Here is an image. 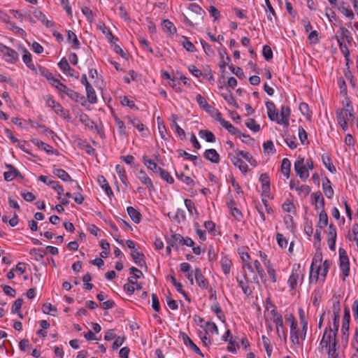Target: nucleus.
<instances>
[{
	"mask_svg": "<svg viewBox=\"0 0 358 358\" xmlns=\"http://www.w3.org/2000/svg\"><path fill=\"white\" fill-rule=\"evenodd\" d=\"M115 121L116 126L118 129V132L121 136H123L124 137L128 136V134L126 130V126L123 121H122L120 119H119L117 117H115Z\"/></svg>",
	"mask_w": 358,
	"mask_h": 358,
	"instance_id": "obj_44",
	"label": "nucleus"
},
{
	"mask_svg": "<svg viewBox=\"0 0 358 358\" xmlns=\"http://www.w3.org/2000/svg\"><path fill=\"white\" fill-rule=\"evenodd\" d=\"M67 40L69 43L72 44L73 48L78 50L80 48V42L77 38L76 34L72 31H68Z\"/></svg>",
	"mask_w": 358,
	"mask_h": 358,
	"instance_id": "obj_35",
	"label": "nucleus"
},
{
	"mask_svg": "<svg viewBox=\"0 0 358 358\" xmlns=\"http://www.w3.org/2000/svg\"><path fill=\"white\" fill-rule=\"evenodd\" d=\"M168 215L169 216V217L173 218V220H174L177 222H180V221H183L185 219V211L183 210H182V209H180V208H178L176 210V214L173 217H171V213H170L168 214Z\"/></svg>",
	"mask_w": 358,
	"mask_h": 358,
	"instance_id": "obj_55",
	"label": "nucleus"
},
{
	"mask_svg": "<svg viewBox=\"0 0 358 358\" xmlns=\"http://www.w3.org/2000/svg\"><path fill=\"white\" fill-rule=\"evenodd\" d=\"M59 94L62 98L67 96L71 100L79 102L80 100H84L85 97L81 96L78 92L67 87L65 85L61 87V90L58 91Z\"/></svg>",
	"mask_w": 358,
	"mask_h": 358,
	"instance_id": "obj_8",
	"label": "nucleus"
},
{
	"mask_svg": "<svg viewBox=\"0 0 358 358\" xmlns=\"http://www.w3.org/2000/svg\"><path fill=\"white\" fill-rule=\"evenodd\" d=\"M115 171H116L117 174L118 175L120 180L122 181V182L123 184H124L125 185H127L128 180H127V176L126 174V171H125V169H124V167L120 164H117L115 166Z\"/></svg>",
	"mask_w": 358,
	"mask_h": 358,
	"instance_id": "obj_42",
	"label": "nucleus"
},
{
	"mask_svg": "<svg viewBox=\"0 0 358 358\" xmlns=\"http://www.w3.org/2000/svg\"><path fill=\"white\" fill-rule=\"evenodd\" d=\"M246 127L254 132H257L260 130V125L256 122L252 118H249L245 122Z\"/></svg>",
	"mask_w": 358,
	"mask_h": 358,
	"instance_id": "obj_50",
	"label": "nucleus"
},
{
	"mask_svg": "<svg viewBox=\"0 0 358 358\" xmlns=\"http://www.w3.org/2000/svg\"><path fill=\"white\" fill-rule=\"evenodd\" d=\"M328 224V215L324 210H322L319 214V220L317 227L322 229Z\"/></svg>",
	"mask_w": 358,
	"mask_h": 358,
	"instance_id": "obj_39",
	"label": "nucleus"
},
{
	"mask_svg": "<svg viewBox=\"0 0 358 358\" xmlns=\"http://www.w3.org/2000/svg\"><path fill=\"white\" fill-rule=\"evenodd\" d=\"M220 124L226 129L229 133L234 135H241V131L233 126L229 122L221 118L220 121H219Z\"/></svg>",
	"mask_w": 358,
	"mask_h": 358,
	"instance_id": "obj_27",
	"label": "nucleus"
},
{
	"mask_svg": "<svg viewBox=\"0 0 358 358\" xmlns=\"http://www.w3.org/2000/svg\"><path fill=\"white\" fill-rule=\"evenodd\" d=\"M85 90L88 101L92 104L96 103L97 97L93 87L92 85L88 86L85 88Z\"/></svg>",
	"mask_w": 358,
	"mask_h": 358,
	"instance_id": "obj_38",
	"label": "nucleus"
},
{
	"mask_svg": "<svg viewBox=\"0 0 358 358\" xmlns=\"http://www.w3.org/2000/svg\"><path fill=\"white\" fill-rule=\"evenodd\" d=\"M327 355L328 358L339 357L337 348V341H334L331 345L328 348Z\"/></svg>",
	"mask_w": 358,
	"mask_h": 358,
	"instance_id": "obj_48",
	"label": "nucleus"
},
{
	"mask_svg": "<svg viewBox=\"0 0 358 358\" xmlns=\"http://www.w3.org/2000/svg\"><path fill=\"white\" fill-rule=\"evenodd\" d=\"M304 269L301 268L300 264H294L292 266V273L287 280V284L291 289H294L296 287L298 280L301 277L303 279Z\"/></svg>",
	"mask_w": 358,
	"mask_h": 358,
	"instance_id": "obj_3",
	"label": "nucleus"
},
{
	"mask_svg": "<svg viewBox=\"0 0 358 358\" xmlns=\"http://www.w3.org/2000/svg\"><path fill=\"white\" fill-rule=\"evenodd\" d=\"M184 238L179 234H174L167 239V243L172 247L177 245V244H182Z\"/></svg>",
	"mask_w": 358,
	"mask_h": 358,
	"instance_id": "obj_37",
	"label": "nucleus"
},
{
	"mask_svg": "<svg viewBox=\"0 0 358 358\" xmlns=\"http://www.w3.org/2000/svg\"><path fill=\"white\" fill-rule=\"evenodd\" d=\"M203 156L206 159L213 164H218L220 160V155L215 149L206 150Z\"/></svg>",
	"mask_w": 358,
	"mask_h": 358,
	"instance_id": "obj_19",
	"label": "nucleus"
},
{
	"mask_svg": "<svg viewBox=\"0 0 358 358\" xmlns=\"http://www.w3.org/2000/svg\"><path fill=\"white\" fill-rule=\"evenodd\" d=\"M346 69L344 70V75L346 77V78L349 80L350 85L352 87H356L355 81L354 80V76L352 75V73L351 72L349 66V62H346Z\"/></svg>",
	"mask_w": 358,
	"mask_h": 358,
	"instance_id": "obj_51",
	"label": "nucleus"
},
{
	"mask_svg": "<svg viewBox=\"0 0 358 358\" xmlns=\"http://www.w3.org/2000/svg\"><path fill=\"white\" fill-rule=\"evenodd\" d=\"M127 211L131 220L136 224H138L141 220V214L138 210L134 208L129 206L127 207Z\"/></svg>",
	"mask_w": 358,
	"mask_h": 358,
	"instance_id": "obj_29",
	"label": "nucleus"
},
{
	"mask_svg": "<svg viewBox=\"0 0 358 358\" xmlns=\"http://www.w3.org/2000/svg\"><path fill=\"white\" fill-rule=\"evenodd\" d=\"M58 66L59 67V69L64 73H66L68 76H71V77H75L76 78H78V73L77 72V76H75L73 74H72L71 72H74L75 70L73 69L67 59L65 58V57H63L58 63Z\"/></svg>",
	"mask_w": 358,
	"mask_h": 358,
	"instance_id": "obj_16",
	"label": "nucleus"
},
{
	"mask_svg": "<svg viewBox=\"0 0 358 358\" xmlns=\"http://www.w3.org/2000/svg\"><path fill=\"white\" fill-rule=\"evenodd\" d=\"M271 314L273 317V322L276 326V332L278 336L280 338H283L284 341L287 340V334L283 326V320L281 314H280L275 308L271 311Z\"/></svg>",
	"mask_w": 358,
	"mask_h": 358,
	"instance_id": "obj_4",
	"label": "nucleus"
},
{
	"mask_svg": "<svg viewBox=\"0 0 358 358\" xmlns=\"http://www.w3.org/2000/svg\"><path fill=\"white\" fill-rule=\"evenodd\" d=\"M79 120L84 124L87 127L90 129L91 130L94 129V128H96L97 127L94 124V122L90 118V117L85 114L82 113L79 115Z\"/></svg>",
	"mask_w": 358,
	"mask_h": 358,
	"instance_id": "obj_32",
	"label": "nucleus"
},
{
	"mask_svg": "<svg viewBox=\"0 0 358 358\" xmlns=\"http://www.w3.org/2000/svg\"><path fill=\"white\" fill-rule=\"evenodd\" d=\"M296 191L298 192L299 195H303V196H306L309 194L310 192V188L308 185H302L301 186H298L296 187Z\"/></svg>",
	"mask_w": 358,
	"mask_h": 358,
	"instance_id": "obj_64",
	"label": "nucleus"
},
{
	"mask_svg": "<svg viewBox=\"0 0 358 358\" xmlns=\"http://www.w3.org/2000/svg\"><path fill=\"white\" fill-rule=\"evenodd\" d=\"M121 99V104L124 106L129 107L131 109L138 110V107L135 105L133 101H131L128 99L127 96H124L123 97H120Z\"/></svg>",
	"mask_w": 358,
	"mask_h": 358,
	"instance_id": "obj_62",
	"label": "nucleus"
},
{
	"mask_svg": "<svg viewBox=\"0 0 358 358\" xmlns=\"http://www.w3.org/2000/svg\"><path fill=\"white\" fill-rule=\"evenodd\" d=\"M203 110L210 115V117L220 121L222 118V114L216 108L210 106L206 101H203Z\"/></svg>",
	"mask_w": 358,
	"mask_h": 358,
	"instance_id": "obj_17",
	"label": "nucleus"
},
{
	"mask_svg": "<svg viewBox=\"0 0 358 358\" xmlns=\"http://www.w3.org/2000/svg\"><path fill=\"white\" fill-rule=\"evenodd\" d=\"M23 55L22 60L28 68L31 70H35L34 64L32 62V58L31 53L25 48L22 49Z\"/></svg>",
	"mask_w": 358,
	"mask_h": 358,
	"instance_id": "obj_31",
	"label": "nucleus"
},
{
	"mask_svg": "<svg viewBox=\"0 0 358 358\" xmlns=\"http://www.w3.org/2000/svg\"><path fill=\"white\" fill-rule=\"evenodd\" d=\"M171 117H172V124H171V125L173 127H175L178 135L181 138H185V131L176 122L177 117L175 115H172Z\"/></svg>",
	"mask_w": 358,
	"mask_h": 358,
	"instance_id": "obj_52",
	"label": "nucleus"
},
{
	"mask_svg": "<svg viewBox=\"0 0 358 358\" xmlns=\"http://www.w3.org/2000/svg\"><path fill=\"white\" fill-rule=\"evenodd\" d=\"M206 334H218V329L214 322H206L205 328Z\"/></svg>",
	"mask_w": 358,
	"mask_h": 358,
	"instance_id": "obj_58",
	"label": "nucleus"
},
{
	"mask_svg": "<svg viewBox=\"0 0 358 358\" xmlns=\"http://www.w3.org/2000/svg\"><path fill=\"white\" fill-rule=\"evenodd\" d=\"M206 229L212 236H215L219 234L218 230L216 229L215 224L212 221H207L203 223Z\"/></svg>",
	"mask_w": 358,
	"mask_h": 358,
	"instance_id": "obj_47",
	"label": "nucleus"
},
{
	"mask_svg": "<svg viewBox=\"0 0 358 358\" xmlns=\"http://www.w3.org/2000/svg\"><path fill=\"white\" fill-rule=\"evenodd\" d=\"M262 55L266 61H269L273 58V51L269 45H265L263 47Z\"/></svg>",
	"mask_w": 358,
	"mask_h": 358,
	"instance_id": "obj_63",
	"label": "nucleus"
},
{
	"mask_svg": "<svg viewBox=\"0 0 358 358\" xmlns=\"http://www.w3.org/2000/svg\"><path fill=\"white\" fill-rule=\"evenodd\" d=\"M190 265L187 262L180 264V271L185 274V276L189 281L191 285L194 284V280L195 279L196 284L200 287L201 286V273L199 268H196L194 271L190 270Z\"/></svg>",
	"mask_w": 358,
	"mask_h": 358,
	"instance_id": "obj_2",
	"label": "nucleus"
},
{
	"mask_svg": "<svg viewBox=\"0 0 358 358\" xmlns=\"http://www.w3.org/2000/svg\"><path fill=\"white\" fill-rule=\"evenodd\" d=\"M266 106L267 109V115L271 121L276 122L278 124L279 116L278 113L275 110V104L270 101L266 102Z\"/></svg>",
	"mask_w": 358,
	"mask_h": 358,
	"instance_id": "obj_15",
	"label": "nucleus"
},
{
	"mask_svg": "<svg viewBox=\"0 0 358 358\" xmlns=\"http://www.w3.org/2000/svg\"><path fill=\"white\" fill-rule=\"evenodd\" d=\"M128 120L134 127H136L138 131L142 132L144 130V124L141 120L136 117H128Z\"/></svg>",
	"mask_w": 358,
	"mask_h": 358,
	"instance_id": "obj_46",
	"label": "nucleus"
},
{
	"mask_svg": "<svg viewBox=\"0 0 358 358\" xmlns=\"http://www.w3.org/2000/svg\"><path fill=\"white\" fill-rule=\"evenodd\" d=\"M177 152L178 153V155L180 157H184L187 159L192 162L194 165L197 164V162L199 161V157L198 156L189 154L188 152H187L186 151H185V150H183L182 149L178 150Z\"/></svg>",
	"mask_w": 358,
	"mask_h": 358,
	"instance_id": "obj_43",
	"label": "nucleus"
},
{
	"mask_svg": "<svg viewBox=\"0 0 358 358\" xmlns=\"http://www.w3.org/2000/svg\"><path fill=\"white\" fill-rule=\"evenodd\" d=\"M29 122L31 123V127L40 129L41 132L45 134L46 136H49L53 134V131L50 130L49 128L46 127L45 125L41 124L38 122L31 121L30 120Z\"/></svg>",
	"mask_w": 358,
	"mask_h": 358,
	"instance_id": "obj_41",
	"label": "nucleus"
},
{
	"mask_svg": "<svg viewBox=\"0 0 358 358\" xmlns=\"http://www.w3.org/2000/svg\"><path fill=\"white\" fill-rule=\"evenodd\" d=\"M300 333L299 329L295 331H290V339L293 345H301V342L299 341Z\"/></svg>",
	"mask_w": 358,
	"mask_h": 358,
	"instance_id": "obj_59",
	"label": "nucleus"
},
{
	"mask_svg": "<svg viewBox=\"0 0 358 358\" xmlns=\"http://www.w3.org/2000/svg\"><path fill=\"white\" fill-rule=\"evenodd\" d=\"M52 109L58 115L62 117L64 119H69V111L65 110L59 102L54 105Z\"/></svg>",
	"mask_w": 358,
	"mask_h": 358,
	"instance_id": "obj_36",
	"label": "nucleus"
},
{
	"mask_svg": "<svg viewBox=\"0 0 358 358\" xmlns=\"http://www.w3.org/2000/svg\"><path fill=\"white\" fill-rule=\"evenodd\" d=\"M311 196L313 198L315 209L324 210L325 203L322 193L320 192H314Z\"/></svg>",
	"mask_w": 358,
	"mask_h": 358,
	"instance_id": "obj_23",
	"label": "nucleus"
},
{
	"mask_svg": "<svg viewBox=\"0 0 358 358\" xmlns=\"http://www.w3.org/2000/svg\"><path fill=\"white\" fill-rule=\"evenodd\" d=\"M143 159L145 166L154 173H158L161 171L162 169L153 160L148 159L147 156H144Z\"/></svg>",
	"mask_w": 358,
	"mask_h": 358,
	"instance_id": "obj_30",
	"label": "nucleus"
},
{
	"mask_svg": "<svg viewBox=\"0 0 358 358\" xmlns=\"http://www.w3.org/2000/svg\"><path fill=\"white\" fill-rule=\"evenodd\" d=\"M322 159L323 164L328 169L329 171L334 173L336 171L335 166H334L331 158L327 155H322Z\"/></svg>",
	"mask_w": 358,
	"mask_h": 358,
	"instance_id": "obj_45",
	"label": "nucleus"
},
{
	"mask_svg": "<svg viewBox=\"0 0 358 358\" xmlns=\"http://www.w3.org/2000/svg\"><path fill=\"white\" fill-rule=\"evenodd\" d=\"M353 108L350 103H348L344 108H338L336 110V120L338 123L347 121L349 118H354Z\"/></svg>",
	"mask_w": 358,
	"mask_h": 358,
	"instance_id": "obj_5",
	"label": "nucleus"
},
{
	"mask_svg": "<svg viewBox=\"0 0 358 358\" xmlns=\"http://www.w3.org/2000/svg\"><path fill=\"white\" fill-rule=\"evenodd\" d=\"M137 178L143 185L148 187L150 192L155 191V188L150 178L147 175L145 171L141 170L137 174Z\"/></svg>",
	"mask_w": 358,
	"mask_h": 358,
	"instance_id": "obj_13",
	"label": "nucleus"
},
{
	"mask_svg": "<svg viewBox=\"0 0 358 358\" xmlns=\"http://www.w3.org/2000/svg\"><path fill=\"white\" fill-rule=\"evenodd\" d=\"M130 255L135 264L138 266L141 267L145 266V256L142 252H139L138 250H134L131 252Z\"/></svg>",
	"mask_w": 358,
	"mask_h": 358,
	"instance_id": "obj_21",
	"label": "nucleus"
},
{
	"mask_svg": "<svg viewBox=\"0 0 358 358\" xmlns=\"http://www.w3.org/2000/svg\"><path fill=\"white\" fill-rule=\"evenodd\" d=\"M330 266H331V262L329 260L326 259L324 261V262L322 264V268L321 267V271L320 272V275L322 278V281L324 280Z\"/></svg>",
	"mask_w": 358,
	"mask_h": 358,
	"instance_id": "obj_57",
	"label": "nucleus"
},
{
	"mask_svg": "<svg viewBox=\"0 0 358 358\" xmlns=\"http://www.w3.org/2000/svg\"><path fill=\"white\" fill-rule=\"evenodd\" d=\"M338 46H339V48H340L341 52L343 54V55L346 59V62H350V51H349L347 44L345 42H338Z\"/></svg>",
	"mask_w": 358,
	"mask_h": 358,
	"instance_id": "obj_56",
	"label": "nucleus"
},
{
	"mask_svg": "<svg viewBox=\"0 0 358 358\" xmlns=\"http://www.w3.org/2000/svg\"><path fill=\"white\" fill-rule=\"evenodd\" d=\"M340 268L344 275L348 277L350 274V261L346 251L343 248H339Z\"/></svg>",
	"mask_w": 358,
	"mask_h": 358,
	"instance_id": "obj_7",
	"label": "nucleus"
},
{
	"mask_svg": "<svg viewBox=\"0 0 358 358\" xmlns=\"http://www.w3.org/2000/svg\"><path fill=\"white\" fill-rule=\"evenodd\" d=\"M340 303L339 301H336L333 304V327H331V334H335L336 336H337V333L338 331L339 324H340Z\"/></svg>",
	"mask_w": 358,
	"mask_h": 358,
	"instance_id": "obj_11",
	"label": "nucleus"
},
{
	"mask_svg": "<svg viewBox=\"0 0 358 358\" xmlns=\"http://www.w3.org/2000/svg\"><path fill=\"white\" fill-rule=\"evenodd\" d=\"M291 110L289 106H282L280 108V118H279V124H282L286 128L289 125V116Z\"/></svg>",
	"mask_w": 358,
	"mask_h": 358,
	"instance_id": "obj_14",
	"label": "nucleus"
},
{
	"mask_svg": "<svg viewBox=\"0 0 358 358\" xmlns=\"http://www.w3.org/2000/svg\"><path fill=\"white\" fill-rule=\"evenodd\" d=\"M83 14L87 17L89 22L92 23L94 20V15L92 10L87 6H84L81 9Z\"/></svg>",
	"mask_w": 358,
	"mask_h": 358,
	"instance_id": "obj_61",
	"label": "nucleus"
},
{
	"mask_svg": "<svg viewBox=\"0 0 358 358\" xmlns=\"http://www.w3.org/2000/svg\"><path fill=\"white\" fill-rule=\"evenodd\" d=\"M243 277L245 280V282H244L243 280H240L238 278H236V280H237V282H238V284L239 285V287L241 288L243 292L247 296H251L252 294V291L251 289V288L250 287V286L248 285V276L245 273L243 275Z\"/></svg>",
	"mask_w": 358,
	"mask_h": 358,
	"instance_id": "obj_24",
	"label": "nucleus"
},
{
	"mask_svg": "<svg viewBox=\"0 0 358 358\" xmlns=\"http://www.w3.org/2000/svg\"><path fill=\"white\" fill-rule=\"evenodd\" d=\"M32 14L47 27H52L54 26V22L48 20L45 15L38 8H35Z\"/></svg>",
	"mask_w": 358,
	"mask_h": 358,
	"instance_id": "obj_18",
	"label": "nucleus"
},
{
	"mask_svg": "<svg viewBox=\"0 0 358 358\" xmlns=\"http://www.w3.org/2000/svg\"><path fill=\"white\" fill-rule=\"evenodd\" d=\"M231 162L236 166H237L242 173H246L248 170V166L238 157L232 156L231 157Z\"/></svg>",
	"mask_w": 358,
	"mask_h": 358,
	"instance_id": "obj_25",
	"label": "nucleus"
},
{
	"mask_svg": "<svg viewBox=\"0 0 358 358\" xmlns=\"http://www.w3.org/2000/svg\"><path fill=\"white\" fill-rule=\"evenodd\" d=\"M263 341L264 348L266 352L267 356L271 357L272 355V347L271 345L270 340L265 336H262V337Z\"/></svg>",
	"mask_w": 358,
	"mask_h": 358,
	"instance_id": "obj_54",
	"label": "nucleus"
},
{
	"mask_svg": "<svg viewBox=\"0 0 358 358\" xmlns=\"http://www.w3.org/2000/svg\"><path fill=\"white\" fill-rule=\"evenodd\" d=\"M98 182L99 183L101 187L103 189L105 193L109 196L111 197L113 196V190L109 185L108 181L103 176H99L97 178Z\"/></svg>",
	"mask_w": 358,
	"mask_h": 358,
	"instance_id": "obj_22",
	"label": "nucleus"
},
{
	"mask_svg": "<svg viewBox=\"0 0 358 358\" xmlns=\"http://www.w3.org/2000/svg\"><path fill=\"white\" fill-rule=\"evenodd\" d=\"M259 181L262 182V192L267 194L270 191V178L267 173H262L259 177Z\"/></svg>",
	"mask_w": 358,
	"mask_h": 358,
	"instance_id": "obj_28",
	"label": "nucleus"
},
{
	"mask_svg": "<svg viewBox=\"0 0 358 358\" xmlns=\"http://www.w3.org/2000/svg\"><path fill=\"white\" fill-rule=\"evenodd\" d=\"M322 189L325 196L328 199H332L334 194V189L331 187V182L328 178H325V180L322 183Z\"/></svg>",
	"mask_w": 358,
	"mask_h": 358,
	"instance_id": "obj_26",
	"label": "nucleus"
},
{
	"mask_svg": "<svg viewBox=\"0 0 358 358\" xmlns=\"http://www.w3.org/2000/svg\"><path fill=\"white\" fill-rule=\"evenodd\" d=\"M0 52L5 57L6 62L9 63H15L18 60L17 52L10 48L0 43Z\"/></svg>",
	"mask_w": 358,
	"mask_h": 358,
	"instance_id": "obj_10",
	"label": "nucleus"
},
{
	"mask_svg": "<svg viewBox=\"0 0 358 358\" xmlns=\"http://www.w3.org/2000/svg\"><path fill=\"white\" fill-rule=\"evenodd\" d=\"M291 171V162L287 159L284 158L281 163V172L287 178H289Z\"/></svg>",
	"mask_w": 358,
	"mask_h": 358,
	"instance_id": "obj_34",
	"label": "nucleus"
},
{
	"mask_svg": "<svg viewBox=\"0 0 358 358\" xmlns=\"http://www.w3.org/2000/svg\"><path fill=\"white\" fill-rule=\"evenodd\" d=\"M294 171L299 177L306 180L309 177L308 169L304 164V157L299 156L294 162Z\"/></svg>",
	"mask_w": 358,
	"mask_h": 358,
	"instance_id": "obj_6",
	"label": "nucleus"
},
{
	"mask_svg": "<svg viewBox=\"0 0 358 358\" xmlns=\"http://www.w3.org/2000/svg\"><path fill=\"white\" fill-rule=\"evenodd\" d=\"M339 30L340 34L336 36L337 42H345V41L348 45H352L353 38L350 31L343 26H340Z\"/></svg>",
	"mask_w": 358,
	"mask_h": 358,
	"instance_id": "obj_12",
	"label": "nucleus"
},
{
	"mask_svg": "<svg viewBox=\"0 0 358 358\" xmlns=\"http://www.w3.org/2000/svg\"><path fill=\"white\" fill-rule=\"evenodd\" d=\"M52 173L62 180L66 182L72 180L70 175L64 169H54Z\"/></svg>",
	"mask_w": 358,
	"mask_h": 358,
	"instance_id": "obj_33",
	"label": "nucleus"
},
{
	"mask_svg": "<svg viewBox=\"0 0 358 358\" xmlns=\"http://www.w3.org/2000/svg\"><path fill=\"white\" fill-rule=\"evenodd\" d=\"M337 84L340 88L341 94L343 96H347V92H348L347 85H346L345 81L343 77L338 78Z\"/></svg>",
	"mask_w": 358,
	"mask_h": 358,
	"instance_id": "obj_53",
	"label": "nucleus"
},
{
	"mask_svg": "<svg viewBox=\"0 0 358 358\" xmlns=\"http://www.w3.org/2000/svg\"><path fill=\"white\" fill-rule=\"evenodd\" d=\"M334 341H336V336L335 334H331V327L329 326L324 331L320 343V348L323 350L324 348H329Z\"/></svg>",
	"mask_w": 358,
	"mask_h": 358,
	"instance_id": "obj_9",
	"label": "nucleus"
},
{
	"mask_svg": "<svg viewBox=\"0 0 358 358\" xmlns=\"http://www.w3.org/2000/svg\"><path fill=\"white\" fill-rule=\"evenodd\" d=\"M338 9L346 17L350 19L354 18L355 15L352 10L350 8L345 7V3L343 2H342L339 6H338Z\"/></svg>",
	"mask_w": 358,
	"mask_h": 358,
	"instance_id": "obj_49",
	"label": "nucleus"
},
{
	"mask_svg": "<svg viewBox=\"0 0 358 358\" xmlns=\"http://www.w3.org/2000/svg\"><path fill=\"white\" fill-rule=\"evenodd\" d=\"M322 261V254L320 250H317L313 257L310 269L309 280L310 283L316 282L319 279L320 272L321 271V263Z\"/></svg>",
	"mask_w": 358,
	"mask_h": 358,
	"instance_id": "obj_1",
	"label": "nucleus"
},
{
	"mask_svg": "<svg viewBox=\"0 0 358 358\" xmlns=\"http://www.w3.org/2000/svg\"><path fill=\"white\" fill-rule=\"evenodd\" d=\"M254 266H255L257 273L259 274L261 280L262 281H265L266 275V273H265L264 269L262 268V267L261 266L260 262L258 260H255L254 262Z\"/></svg>",
	"mask_w": 358,
	"mask_h": 358,
	"instance_id": "obj_60",
	"label": "nucleus"
},
{
	"mask_svg": "<svg viewBox=\"0 0 358 358\" xmlns=\"http://www.w3.org/2000/svg\"><path fill=\"white\" fill-rule=\"evenodd\" d=\"M31 141L39 149L43 150L48 154H55L56 152L51 145L44 143L43 141L38 138H33L31 140Z\"/></svg>",
	"mask_w": 358,
	"mask_h": 358,
	"instance_id": "obj_20",
	"label": "nucleus"
},
{
	"mask_svg": "<svg viewBox=\"0 0 358 358\" xmlns=\"http://www.w3.org/2000/svg\"><path fill=\"white\" fill-rule=\"evenodd\" d=\"M220 264L223 273L225 275H228L230 273L231 262L227 257H222L220 260Z\"/></svg>",
	"mask_w": 358,
	"mask_h": 358,
	"instance_id": "obj_40",
	"label": "nucleus"
}]
</instances>
